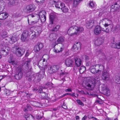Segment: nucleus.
<instances>
[{"label":"nucleus","instance_id":"1","mask_svg":"<svg viewBox=\"0 0 120 120\" xmlns=\"http://www.w3.org/2000/svg\"><path fill=\"white\" fill-rule=\"evenodd\" d=\"M86 88L89 90H92L95 87V84L99 82L98 80H96L95 79L90 77L86 78L84 79Z\"/></svg>","mask_w":120,"mask_h":120},{"label":"nucleus","instance_id":"2","mask_svg":"<svg viewBox=\"0 0 120 120\" xmlns=\"http://www.w3.org/2000/svg\"><path fill=\"white\" fill-rule=\"evenodd\" d=\"M83 30L82 27L73 26L69 28L67 31V34L71 36L78 35Z\"/></svg>","mask_w":120,"mask_h":120},{"label":"nucleus","instance_id":"3","mask_svg":"<svg viewBox=\"0 0 120 120\" xmlns=\"http://www.w3.org/2000/svg\"><path fill=\"white\" fill-rule=\"evenodd\" d=\"M50 2H52V4H55V6L57 8H60L62 12L64 13L68 11V9L65 6L64 4L61 2H58L55 0H51Z\"/></svg>","mask_w":120,"mask_h":120},{"label":"nucleus","instance_id":"4","mask_svg":"<svg viewBox=\"0 0 120 120\" xmlns=\"http://www.w3.org/2000/svg\"><path fill=\"white\" fill-rule=\"evenodd\" d=\"M60 67V64H58L56 65H53L52 66L49 65L48 66L47 68H48V71L50 73L57 72Z\"/></svg>","mask_w":120,"mask_h":120},{"label":"nucleus","instance_id":"5","mask_svg":"<svg viewBox=\"0 0 120 120\" xmlns=\"http://www.w3.org/2000/svg\"><path fill=\"white\" fill-rule=\"evenodd\" d=\"M30 32H31L30 30L28 31L27 30H24L21 36V39L23 41H25L27 37L30 34Z\"/></svg>","mask_w":120,"mask_h":120},{"label":"nucleus","instance_id":"6","mask_svg":"<svg viewBox=\"0 0 120 120\" xmlns=\"http://www.w3.org/2000/svg\"><path fill=\"white\" fill-rule=\"evenodd\" d=\"M112 23V21L106 18L102 19L100 22V24H102L105 27L110 25Z\"/></svg>","mask_w":120,"mask_h":120},{"label":"nucleus","instance_id":"7","mask_svg":"<svg viewBox=\"0 0 120 120\" xmlns=\"http://www.w3.org/2000/svg\"><path fill=\"white\" fill-rule=\"evenodd\" d=\"M22 73L21 69H18L16 70L15 72L14 78L16 79L19 80L20 79L22 76Z\"/></svg>","mask_w":120,"mask_h":120},{"label":"nucleus","instance_id":"8","mask_svg":"<svg viewBox=\"0 0 120 120\" xmlns=\"http://www.w3.org/2000/svg\"><path fill=\"white\" fill-rule=\"evenodd\" d=\"M15 54L18 56H20L22 55L25 52L24 50L22 48H19L17 47H15Z\"/></svg>","mask_w":120,"mask_h":120},{"label":"nucleus","instance_id":"9","mask_svg":"<svg viewBox=\"0 0 120 120\" xmlns=\"http://www.w3.org/2000/svg\"><path fill=\"white\" fill-rule=\"evenodd\" d=\"M49 18L50 23L52 24L57 19L56 14L53 12H52L49 14Z\"/></svg>","mask_w":120,"mask_h":120},{"label":"nucleus","instance_id":"10","mask_svg":"<svg viewBox=\"0 0 120 120\" xmlns=\"http://www.w3.org/2000/svg\"><path fill=\"white\" fill-rule=\"evenodd\" d=\"M46 13V12L44 11H41L39 13L38 15L39 18L42 23L44 22L46 20V18L45 16Z\"/></svg>","mask_w":120,"mask_h":120},{"label":"nucleus","instance_id":"11","mask_svg":"<svg viewBox=\"0 0 120 120\" xmlns=\"http://www.w3.org/2000/svg\"><path fill=\"white\" fill-rule=\"evenodd\" d=\"M55 48V47H54ZM57 48H54V51L56 53H59L62 51L64 48V45L62 44L57 45Z\"/></svg>","mask_w":120,"mask_h":120},{"label":"nucleus","instance_id":"12","mask_svg":"<svg viewBox=\"0 0 120 120\" xmlns=\"http://www.w3.org/2000/svg\"><path fill=\"white\" fill-rule=\"evenodd\" d=\"M111 10L112 9H113L114 11L120 10V1H118L117 3L112 5L111 7Z\"/></svg>","mask_w":120,"mask_h":120},{"label":"nucleus","instance_id":"13","mask_svg":"<svg viewBox=\"0 0 120 120\" xmlns=\"http://www.w3.org/2000/svg\"><path fill=\"white\" fill-rule=\"evenodd\" d=\"M18 36L16 35L11 36L9 37V42L11 44H13L18 39Z\"/></svg>","mask_w":120,"mask_h":120},{"label":"nucleus","instance_id":"14","mask_svg":"<svg viewBox=\"0 0 120 120\" xmlns=\"http://www.w3.org/2000/svg\"><path fill=\"white\" fill-rule=\"evenodd\" d=\"M8 61L9 63L14 66H16L18 65V62L17 61L14 60L12 55H11L10 56L8 59Z\"/></svg>","mask_w":120,"mask_h":120},{"label":"nucleus","instance_id":"15","mask_svg":"<svg viewBox=\"0 0 120 120\" xmlns=\"http://www.w3.org/2000/svg\"><path fill=\"white\" fill-rule=\"evenodd\" d=\"M73 62V60L70 58H67L65 60V64L68 67L72 66Z\"/></svg>","mask_w":120,"mask_h":120},{"label":"nucleus","instance_id":"16","mask_svg":"<svg viewBox=\"0 0 120 120\" xmlns=\"http://www.w3.org/2000/svg\"><path fill=\"white\" fill-rule=\"evenodd\" d=\"M81 46L80 43L77 42L74 45L72 48V50L74 52L77 51L80 48Z\"/></svg>","mask_w":120,"mask_h":120},{"label":"nucleus","instance_id":"17","mask_svg":"<svg viewBox=\"0 0 120 120\" xmlns=\"http://www.w3.org/2000/svg\"><path fill=\"white\" fill-rule=\"evenodd\" d=\"M102 79L105 80H108L110 78V75L109 73L106 72H104L102 76Z\"/></svg>","mask_w":120,"mask_h":120},{"label":"nucleus","instance_id":"18","mask_svg":"<svg viewBox=\"0 0 120 120\" xmlns=\"http://www.w3.org/2000/svg\"><path fill=\"white\" fill-rule=\"evenodd\" d=\"M102 90L104 94L105 95L108 96L110 95V93L109 89L106 86L102 87Z\"/></svg>","mask_w":120,"mask_h":120},{"label":"nucleus","instance_id":"19","mask_svg":"<svg viewBox=\"0 0 120 120\" xmlns=\"http://www.w3.org/2000/svg\"><path fill=\"white\" fill-rule=\"evenodd\" d=\"M57 36L56 33H52L50 34L48 38L49 40L50 41H52L56 40Z\"/></svg>","mask_w":120,"mask_h":120},{"label":"nucleus","instance_id":"20","mask_svg":"<svg viewBox=\"0 0 120 120\" xmlns=\"http://www.w3.org/2000/svg\"><path fill=\"white\" fill-rule=\"evenodd\" d=\"M101 28L99 26H97L95 28L94 31V33L96 35H98L101 33Z\"/></svg>","mask_w":120,"mask_h":120},{"label":"nucleus","instance_id":"21","mask_svg":"<svg viewBox=\"0 0 120 120\" xmlns=\"http://www.w3.org/2000/svg\"><path fill=\"white\" fill-rule=\"evenodd\" d=\"M26 8L28 11L31 12L35 9V7L34 5H30L27 7Z\"/></svg>","mask_w":120,"mask_h":120},{"label":"nucleus","instance_id":"22","mask_svg":"<svg viewBox=\"0 0 120 120\" xmlns=\"http://www.w3.org/2000/svg\"><path fill=\"white\" fill-rule=\"evenodd\" d=\"M94 21L93 20H90L86 24V27L88 29L92 28L94 25Z\"/></svg>","mask_w":120,"mask_h":120},{"label":"nucleus","instance_id":"23","mask_svg":"<svg viewBox=\"0 0 120 120\" xmlns=\"http://www.w3.org/2000/svg\"><path fill=\"white\" fill-rule=\"evenodd\" d=\"M8 16V14L6 13H0V19H4L7 18Z\"/></svg>","mask_w":120,"mask_h":120},{"label":"nucleus","instance_id":"24","mask_svg":"<svg viewBox=\"0 0 120 120\" xmlns=\"http://www.w3.org/2000/svg\"><path fill=\"white\" fill-rule=\"evenodd\" d=\"M45 60L46 59L45 58L43 59L42 64V65H41L40 66V67L43 68L44 69L47 68L48 66L49 65L45 61Z\"/></svg>","mask_w":120,"mask_h":120},{"label":"nucleus","instance_id":"25","mask_svg":"<svg viewBox=\"0 0 120 120\" xmlns=\"http://www.w3.org/2000/svg\"><path fill=\"white\" fill-rule=\"evenodd\" d=\"M64 41V38L63 37H61L59 38L57 40V42L58 43H57L56 42H55L54 45V47H55V46L58 44L60 43L61 42H63Z\"/></svg>","mask_w":120,"mask_h":120},{"label":"nucleus","instance_id":"26","mask_svg":"<svg viewBox=\"0 0 120 120\" xmlns=\"http://www.w3.org/2000/svg\"><path fill=\"white\" fill-rule=\"evenodd\" d=\"M42 31V28L40 26H37L35 28V31L34 32L39 35L41 34Z\"/></svg>","mask_w":120,"mask_h":120},{"label":"nucleus","instance_id":"27","mask_svg":"<svg viewBox=\"0 0 120 120\" xmlns=\"http://www.w3.org/2000/svg\"><path fill=\"white\" fill-rule=\"evenodd\" d=\"M96 66V67H99V69L97 71V72L98 73H100L101 71H103L104 69V67L103 65L97 64Z\"/></svg>","mask_w":120,"mask_h":120},{"label":"nucleus","instance_id":"28","mask_svg":"<svg viewBox=\"0 0 120 120\" xmlns=\"http://www.w3.org/2000/svg\"><path fill=\"white\" fill-rule=\"evenodd\" d=\"M75 63L76 66L77 67H79L81 64V61L80 59L79 58H76L75 59Z\"/></svg>","mask_w":120,"mask_h":120},{"label":"nucleus","instance_id":"29","mask_svg":"<svg viewBox=\"0 0 120 120\" xmlns=\"http://www.w3.org/2000/svg\"><path fill=\"white\" fill-rule=\"evenodd\" d=\"M96 67V65L91 66L90 68V70L91 72L93 73H98L97 72V71H96L95 68Z\"/></svg>","mask_w":120,"mask_h":120},{"label":"nucleus","instance_id":"30","mask_svg":"<svg viewBox=\"0 0 120 120\" xmlns=\"http://www.w3.org/2000/svg\"><path fill=\"white\" fill-rule=\"evenodd\" d=\"M26 120H34V117L31 115L28 114L25 116Z\"/></svg>","mask_w":120,"mask_h":120},{"label":"nucleus","instance_id":"31","mask_svg":"<svg viewBox=\"0 0 120 120\" xmlns=\"http://www.w3.org/2000/svg\"><path fill=\"white\" fill-rule=\"evenodd\" d=\"M5 3L4 1L3 0H0V13L3 10V9H2V7L5 5Z\"/></svg>","mask_w":120,"mask_h":120},{"label":"nucleus","instance_id":"32","mask_svg":"<svg viewBox=\"0 0 120 120\" xmlns=\"http://www.w3.org/2000/svg\"><path fill=\"white\" fill-rule=\"evenodd\" d=\"M31 34H32L31 36V38L32 39H33L35 38H36L37 36L39 35L37 33H36L34 31L32 32H30Z\"/></svg>","mask_w":120,"mask_h":120},{"label":"nucleus","instance_id":"33","mask_svg":"<svg viewBox=\"0 0 120 120\" xmlns=\"http://www.w3.org/2000/svg\"><path fill=\"white\" fill-rule=\"evenodd\" d=\"M101 30L107 33H108L109 32V29L108 28H106L105 29L104 28H101Z\"/></svg>","mask_w":120,"mask_h":120},{"label":"nucleus","instance_id":"34","mask_svg":"<svg viewBox=\"0 0 120 120\" xmlns=\"http://www.w3.org/2000/svg\"><path fill=\"white\" fill-rule=\"evenodd\" d=\"M86 70V68L84 66H82L79 69V72L80 73H82Z\"/></svg>","mask_w":120,"mask_h":120},{"label":"nucleus","instance_id":"35","mask_svg":"<svg viewBox=\"0 0 120 120\" xmlns=\"http://www.w3.org/2000/svg\"><path fill=\"white\" fill-rule=\"evenodd\" d=\"M95 3L93 1H90V2L89 6L91 8L94 7L95 5Z\"/></svg>","mask_w":120,"mask_h":120},{"label":"nucleus","instance_id":"36","mask_svg":"<svg viewBox=\"0 0 120 120\" xmlns=\"http://www.w3.org/2000/svg\"><path fill=\"white\" fill-rule=\"evenodd\" d=\"M82 0H74V5L75 6L79 4L80 1Z\"/></svg>","mask_w":120,"mask_h":120},{"label":"nucleus","instance_id":"37","mask_svg":"<svg viewBox=\"0 0 120 120\" xmlns=\"http://www.w3.org/2000/svg\"><path fill=\"white\" fill-rule=\"evenodd\" d=\"M60 26L59 25H58L54 28L53 29V31H56L58 30L60 28Z\"/></svg>","mask_w":120,"mask_h":120},{"label":"nucleus","instance_id":"38","mask_svg":"<svg viewBox=\"0 0 120 120\" xmlns=\"http://www.w3.org/2000/svg\"><path fill=\"white\" fill-rule=\"evenodd\" d=\"M34 50L35 52H37L39 51L40 49L37 45L35 46Z\"/></svg>","mask_w":120,"mask_h":120},{"label":"nucleus","instance_id":"39","mask_svg":"<svg viewBox=\"0 0 120 120\" xmlns=\"http://www.w3.org/2000/svg\"><path fill=\"white\" fill-rule=\"evenodd\" d=\"M37 45L38 46L40 49L42 48L43 47V44L42 43H38Z\"/></svg>","mask_w":120,"mask_h":120},{"label":"nucleus","instance_id":"40","mask_svg":"<svg viewBox=\"0 0 120 120\" xmlns=\"http://www.w3.org/2000/svg\"><path fill=\"white\" fill-rule=\"evenodd\" d=\"M34 106L37 107H40L41 104L38 102H35L34 103Z\"/></svg>","mask_w":120,"mask_h":120},{"label":"nucleus","instance_id":"41","mask_svg":"<svg viewBox=\"0 0 120 120\" xmlns=\"http://www.w3.org/2000/svg\"><path fill=\"white\" fill-rule=\"evenodd\" d=\"M7 33L4 32L2 33L1 34L2 37L3 38H4L7 36Z\"/></svg>","mask_w":120,"mask_h":120},{"label":"nucleus","instance_id":"42","mask_svg":"<svg viewBox=\"0 0 120 120\" xmlns=\"http://www.w3.org/2000/svg\"><path fill=\"white\" fill-rule=\"evenodd\" d=\"M1 50L2 51L4 52V53L3 54V55L4 56H6L8 54V53L7 52H5V50L4 49H1Z\"/></svg>","mask_w":120,"mask_h":120},{"label":"nucleus","instance_id":"43","mask_svg":"<svg viewBox=\"0 0 120 120\" xmlns=\"http://www.w3.org/2000/svg\"><path fill=\"white\" fill-rule=\"evenodd\" d=\"M45 0H36V1L39 4H41L44 2Z\"/></svg>","mask_w":120,"mask_h":120},{"label":"nucleus","instance_id":"44","mask_svg":"<svg viewBox=\"0 0 120 120\" xmlns=\"http://www.w3.org/2000/svg\"><path fill=\"white\" fill-rule=\"evenodd\" d=\"M77 102L78 103L79 105H81L82 106H83V104L82 101L79 100H77Z\"/></svg>","mask_w":120,"mask_h":120},{"label":"nucleus","instance_id":"45","mask_svg":"<svg viewBox=\"0 0 120 120\" xmlns=\"http://www.w3.org/2000/svg\"><path fill=\"white\" fill-rule=\"evenodd\" d=\"M115 45L116 48H120V42H119L116 44Z\"/></svg>","mask_w":120,"mask_h":120},{"label":"nucleus","instance_id":"46","mask_svg":"<svg viewBox=\"0 0 120 120\" xmlns=\"http://www.w3.org/2000/svg\"><path fill=\"white\" fill-rule=\"evenodd\" d=\"M116 82L118 84H120V77H119L118 79L116 78Z\"/></svg>","mask_w":120,"mask_h":120},{"label":"nucleus","instance_id":"47","mask_svg":"<svg viewBox=\"0 0 120 120\" xmlns=\"http://www.w3.org/2000/svg\"><path fill=\"white\" fill-rule=\"evenodd\" d=\"M10 91L9 90H7L6 91V94L8 96L10 95Z\"/></svg>","mask_w":120,"mask_h":120},{"label":"nucleus","instance_id":"48","mask_svg":"<svg viewBox=\"0 0 120 120\" xmlns=\"http://www.w3.org/2000/svg\"><path fill=\"white\" fill-rule=\"evenodd\" d=\"M37 15L36 14H34L33 15H28V17L30 18L31 17H34L35 16Z\"/></svg>","mask_w":120,"mask_h":120},{"label":"nucleus","instance_id":"49","mask_svg":"<svg viewBox=\"0 0 120 120\" xmlns=\"http://www.w3.org/2000/svg\"><path fill=\"white\" fill-rule=\"evenodd\" d=\"M98 42V43L97 44H96L97 45H101L102 43V41H96L95 42H96V43H97Z\"/></svg>","mask_w":120,"mask_h":120},{"label":"nucleus","instance_id":"50","mask_svg":"<svg viewBox=\"0 0 120 120\" xmlns=\"http://www.w3.org/2000/svg\"><path fill=\"white\" fill-rule=\"evenodd\" d=\"M15 0H13L11 2H10V4L11 5H15L16 4H15Z\"/></svg>","mask_w":120,"mask_h":120},{"label":"nucleus","instance_id":"51","mask_svg":"<svg viewBox=\"0 0 120 120\" xmlns=\"http://www.w3.org/2000/svg\"><path fill=\"white\" fill-rule=\"evenodd\" d=\"M75 93H73L72 94H71V95H71V96H72V97H78V95L77 94H76V96H75Z\"/></svg>","mask_w":120,"mask_h":120},{"label":"nucleus","instance_id":"52","mask_svg":"<svg viewBox=\"0 0 120 120\" xmlns=\"http://www.w3.org/2000/svg\"><path fill=\"white\" fill-rule=\"evenodd\" d=\"M72 91V89L71 88H68L67 89H66L65 90V92H71Z\"/></svg>","mask_w":120,"mask_h":120},{"label":"nucleus","instance_id":"53","mask_svg":"<svg viewBox=\"0 0 120 120\" xmlns=\"http://www.w3.org/2000/svg\"><path fill=\"white\" fill-rule=\"evenodd\" d=\"M27 110H32V108L29 105V106L27 105Z\"/></svg>","mask_w":120,"mask_h":120},{"label":"nucleus","instance_id":"54","mask_svg":"<svg viewBox=\"0 0 120 120\" xmlns=\"http://www.w3.org/2000/svg\"><path fill=\"white\" fill-rule=\"evenodd\" d=\"M41 95H42V98H45V95L46 96V94L45 92L41 93Z\"/></svg>","mask_w":120,"mask_h":120},{"label":"nucleus","instance_id":"55","mask_svg":"<svg viewBox=\"0 0 120 120\" xmlns=\"http://www.w3.org/2000/svg\"><path fill=\"white\" fill-rule=\"evenodd\" d=\"M87 118V116H85L83 117L82 119V120H86Z\"/></svg>","mask_w":120,"mask_h":120},{"label":"nucleus","instance_id":"56","mask_svg":"<svg viewBox=\"0 0 120 120\" xmlns=\"http://www.w3.org/2000/svg\"><path fill=\"white\" fill-rule=\"evenodd\" d=\"M71 95V94L70 93H66L65 94L63 95V97H64L65 96H66L67 95Z\"/></svg>","mask_w":120,"mask_h":120},{"label":"nucleus","instance_id":"57","mask_svg":"<svg viewBox=\"0 0 120 120\" xmlns=\"http://www.w3.org/2000/svg\"><path fill=\"white\" fill-rule=\"evenodd\" d=\"M62 107L65 109H66L67 108V107L64 105H62Z\"/></svg>","mask_w":120,"mask_h":120},{"label":"nucleus","instance_id":"58","mask_svg":"<svg viewBox=\"0 0 120 120\" xmlns=\"http://www.w3.org/2000/svg\"><path fill=\"white\" fill-rule=\"evenodd\" d=\"M66 74V73L65 72H62V73H61V74H60V76H61L62 75H65Z\"/></svg>","mask_w":120,"mask_h":120},{"label":"nucleus","instance_id":"59","mask_svg":"<svg viewBox=\"0 0 120 120\" xmlns=\"http://www.w3.org/2000/svg\"><path fill=\"white\" fill-rule=\"evenodd\" d=\"M76 119V120H79V117L78 116H76L75 117Z\"/></svg>","mask_w":120,"mask_h":120},{"label":"nucleus","instance_id":"60","mask_svg":"<svg viewBox=\"0 0 120 120\" xmlns=\"http://www.w3.org/2000/svg\"><path fill=\"white\" fill-rule=\"evenodd\" d=\"M85 59L86 60H87L89 59V57L88 56H85Z\"/></svg>","mask_w":120,"mask_h":120},{"label":"nucleus","instance_id":"61","mask_svg":"<svg viewBox=\"0 0 120 120\" xmlns=\"http://www.w3.org/2000/svg\"><path fill=\"white\" fill-rule=\"evenodd\" d=\"M42 89H40L38 91V92L39 93H41V91H42Z\"/></svg>","mask_w":120,"mask_h":120},{"label":"nucleus","instance_id":"62","mask_svg":"<svg viewBox=\"0 0 120 120\" xmlns=\"http://www.w3.org/2000/svg\"><path fill=\"white\" fill-rule=\"evenodd\" d=\"M71 0H66L65 2L66 3H68L70 2Z\"/></svg>","mask_w":120,"mask_h":120},{"label":"nucleus","instance_id":"63","mask_svg":"<svg viewBox=\"0 0 120 120\" xmlns=\"http://www.w3.org/2000/svg\"><path fill=\"white\" fill-rule=\"evenodd\" d=\"M80 93H84V91H80Z\"/></svg>","mask_w":120,"mask_h":120},{"label":"nucleus","instance_id":"64","mask_svg":"<svg viewBox=\"0 0 120 120\" xmlns=\"http://www.w3.org/2000/svg\"><path fill=\"white\" fill-rule=\"evenodd\" d=\"M105 120H110L109 118H107Z\"/></svg>","mask_w":120,"mask_h":120}]
</instances>
